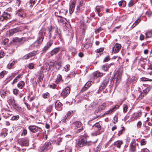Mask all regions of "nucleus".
I'll return each instance as SVG.
<instances>
[{"label": "nucleus", "mask_w": 152, "mask_h": 152, "mask_svg": "<svg viewBox=\"0 0 152 152\" xmlns=\"http://www.w3.org/2000/svg\"><path fill=\"white\" fill-rule=\"evenodd\" d=\"M46 31V29L45 28H42L39 32L37 40L31 45L30 47L34 48L40 46L43 42Z\"/></svg>", "instance_id": "f257e3e1"}, {"label": "nucleus", "mask_w": 152, "mask_h": 152, "mask_svg": "<svg viewBox=\"0 0 152 152\" xmlns=\"http://www.w3.org/2000/svg\"><path fill=\"white\" fill-rule=\"evenodd\" d=\"M72 127L75 130V132L77 133L80 132L83 129L82 123L78 121L73 123L72 124Z\"/></svg>", "instance_id": "f03ea898"}, {"label": "nucleus", "mask_w": 152, "mask_h": 152, "mask_svg": "<svg viewBox=\"0 0 152 152\" xmlns=\"http://www.w3.org/2000/svg\"><path fill=\"white\" fill-rule=\"evenodd\" d=\"M122 70L121 69H119L117 71V72L114 75V77H114H113L112 80L113 82L114 80H113L114 79H116V82L118 84L120 82L122 75Z\"/></svg>", "instance_id": "7ed1b4c3"}, {"label": "nucleus", "mask_w": 152, "mask_h": 152, "mask_svg": "<svg viewBox=\"0 0 152 152\" xmlns=\"http://www.w3.org/2000/svg\"><path fill=\"white\" fill-rule=\"evenodd\" d=\"M52 143L51 142H46L42 147V150L43 152H46L48 151H50L52 149Z\"/></svg>", "instance_id": "20e7f679"}, {"label": "nucleus", "mask_w": 152, "mask_h": 152, "mask_svg": "<svg viewBox=\"0 0 152 152\" xmlns=\"http://www.w3.org/2000/svg\"><path fill=\"white\" fill-rule=\"evenodd\" d=\"M90 144L89 142H88L86 139L84 138L80 140L78 142L77 145L80 147H82L86 145H89Z\"/></svg>", "instance_id": "39448f33"}, {"label": "nucleus", "mask_w": 152, "mask_h": 152, "mask_svg": "<svg viewBox=\"0 0 152 152\" xmlns=\"http://www.w3.org/2000/svg\"><path fill=\"white\" fill-rule=\"evenodd\" d=\"M28 128L31 132L34 133L38 132L39 133L42 131V129L41 128L35 125L29 126Z\"/></svg>", "instance_id": "423d86ee"}, {"label": "nucleus", "mask_w": 152, "mask_h": 152, "mask_svg": "<svg viewBox=\"0 0 152 152\" xmlns=\"http://www.w3.org/2000/svg\"><path fill=\"white\" fill-rule=\"evenodd\" d=\"M149 91L150 88H147L145 89H144L142 92H141L140 91H138L139 93H140V94L139 96L138 99L139 100L142 99L144 96H145L147 94Z\"/></svg>", "instance_id": "0eeeda50"}, {"label": "nucleus", "mask_w": 152, "mask_h": 152, "mask_svg": "<svg viewBox=\"0 0 152 152\" xmlns=\"http://www.w3.org/2000/svg\"><path fill=\"white\" fill-rule=\"evenodd\" d=\"M24 28L22 27H17L16 28L11 29L9 30V36L12 35L15 33L21 31L23 30Z\"/></svg>", "instance_id": "6e6552de"}, {"label": "nucleus", "mask_w": 152, "mask_h": 152, "mask_svg": "<svg viewBox=\"0 0 152 152\" xmlns=\"http://www.w3.org/2000/svg\"><path fill=\"white\" fill-rule=\"evenodd\" d=\"M16 15L20 18H24L26 17V13L24 10L20 9L17 11Z\"/></svg>", "instance_id": "1a4fd4ad"}, {"label": "nucleus", "mask_w": 152, "mask_h": 152, "mask_svg": "<svg viewBox=\"0 0 152 152\" xmlns=\"http://www.w3.org/2000/svg\"><path fill=\"white\" fill-rule=\"evenodd\" d=\"M109 80V77L107 76L106 77L105 79L103 80L99 87V91H102V90L105 88L108 83Z\"/></svg>", "instance_id": "9d476101"}, {"label": "nucleus", "mask_w": 152, "mask_h": 152, "mask_svg": "<svg viewBox=\"0 0 152 152\" xmlns=\"http://www.w3.org/2000/svg\"><path fill=\"white\" fill-rule=\"evenodd\" d=\"M70 89L69 87H66V88L64 89L62 91L61 95L64 98L66 97L70 93Z\"/></svg>", "instance_id": "9b49d317"}, {"label": "nucleus", "mask_w": 152, "mask_h": 152, "mask_svg": "<svg viewBox=\"0 0 152 152\" xmlns=\"http://www.w3.org/2000/svg\"><path fill=\"white\" fill-rule=\"evenodd\" d=\"M10 14L5 12L1 13L0 11V21H3L5 19L10 18Z\"/></svg>", "instance_id": "f8f14e48"}, {"label": "nucleus", "mask_w": 152, "mask_h": 152, "mask_svg": "<svg viewBox=\"0 0 152 152\" xmlns=\"http://www.w3.org/2000/svg\"><path fill=\"white\" fill-rule=\"evenodd\" d=\"M53 42V40H50L46 44L42 50V53H45L48 49L51 46Z\"/></svg>", "instance_id": "ddd939ff"}, {"label": "nucleus", "mask_w": 152, "mask_h": 152, "mask_svg": "<svg viewBox=\"0 0 152 152\" xmlns=\"http://www.w3.org/2000/svg\"><path fill=\"white\" fill-rule=\"evenodd\" d=\"M37 54V51H34L29 53L25 55L23 57L24 59H27L36 55Z\"/></svg>", "instance_id": "4468645a"}, {"label": "nucleus", "mask_w": 152, "mask_h": 152, "mask_svg": "<svg viewBox=\"0 0 152 152\" xmlns=\"http://www.w3.org/2000/svg\"><path fill=\"white\" fill-rule=\"evenodd\" d=\"M29 140L27 138L22 139L19 141V144L23 146H26L28 144Z\"/></svg>", "instance_id": "2eb2a0df"}, {"label": "nucleus", "mask_w": 152, "mask_h": 152, "mask_svg": "<svg viewBox=\"0 0 152 152\" xmlns=\"http://www.w3.org/2000/svg\"><path fill=\"white\" fill-rule=\"evenodd\" d=\"M138 145V144H136L134 142L132 141L129 146V151L131 152H135L136 151V147Z\"/></svg>", "instance_id": "dca6fc26"}, {"label": "nucleus", "mask_w": 152, "mask_h": 152, "mask_svg": "<svg viewBox=\"0 0 152 152\" xmlns=\"http://www.w3.org/2000/svg\"><path fill=\"white\" fill-rule=\"evenodd\" d=\"M119 107V105H116L111 109H110L109 110L106 111L104 113V115H110L111 114H112L117 109H118Z\"/></svg>", "instance_id": "f3484780"}, {"label": "nucleus", "mask_w": 152, "mask_h": 152, "mask_svg": "<svg viewBox=\"0 0 152 152\" xmlns=\"http://www.w3.org/2000/svg\"><path fill=\"white\" fill-rule=\"evenodd\" d=\"M121 46L120 44L116 43L113 48V50L114 53H118L121 48Z\"/></svg>", "instance_id": "a211bd4d"}, {"label": "nucleus", "mask_w": 152, "mask_h": 152, "mask_svg": "<svg viewBox=\"0 0 152 152\" xmlns=\"http://www.w3.org/2000/svg\"><path fill=\"white\" fill-rule=\"evenodd\" d=\"M8 102L11 104L15 109L18 108V105L15 104L14 99L13 97H10L8 100Z\"/></svg>", "instance_id": "6ab92c4d"}, {"label": "nucleus", "mask_w": 152, "mask_h": 152, "mask_svg": "<svg viewBox=\"0 0 152 152\" xmlns=\"http://www.w3.org/2000/svg\"><path fill=\"white\" fill-rule=\"evenodd\" d=\"M62 104L59 101L55 103V108L58 111H61L62 109Z\"/></svg>", "instance_id": "aec40b11"}, {"label": "nucleus", "mask_w": 152, "mask_h": 152, "mask_svg": "<svg viewBox=\"0 0 152 152\" xmlns=\"http://www.w3.org/2000/svg\"><path fill=\"white\" fill-rule=\"evenodd\" d=\"M123 141L121 140H118L115 142L114 145L118 148L120 149L121 148V145L123 144Z\"/></svg>", "instance_id": "412c9836"}, {"label": "nucleus", "mask_w": 152, "mask_h": 152, "mask_svg": "<svg viewBox=\"0 0 152 152\" xmlns=\"http://www.w3.org/2000/svg\"><path fill=\"white\" fill-rule=\"evenodd\" d=\"M94 131L92 133V134L93 136H97L101 134V132L100 131L101 129L97 128H94Z\"/></svg>", "instance_id": "4be33fe9"}, {"label": "nucleus", "mask_w": 152, "mask_h": 152, "mask_svg": "<svg viewBox=\"0 0 152 152\" xmlns=\"http://www.w3.org/2000/svg\"><path fill=\"white\" fill-rule=\"evenodd\" d=\"M25 40L26 39L25 38H22L20 39L18 37H16L13 38L12 40L13 42L15 43L20 42L22 41H25Z\"/></svg>", "instance_id": "5701e85b"}, {"label": "nucleus", "mask_w": 152, "mask_h": 152, "mask_svg": "<svg viewBox=\"0 0 152 152\" xmlns=\"http://www.w3.org/2000/svg\"><path fill=\"white\" fill-rule=\"evenodd\" d=\"M93 77L94 79L97 77H99L102 76L103 74L98 71H96L93 73Z\"/></svg>", "instance_id": "b1692460"}, {"label": "nucleus", "mask_w": 152, "mask_h": 152, "mask_svg": "<svg viewBox=\"0 0 152 152\" xmlns=\"http://www.w3.org/2000/svg\"><path fill=\"white\" fill-rule=\"evenodd\" d=\"M60 50V48H55L53 49L52 50V51L50 52V54L51 56H53L54 54H56Z\"/></svg>", "instance_id": "393cba45"}, {"label": "nucleus", "mask_w": 152, "mask_h": 152, "mask_svg": "<svg viewBox=\"0 0 152 152\" xmlns=\"http://www.w3.org/2000/svg\"><path fill=\"white\" fill-rule=\"evenodd\" d=\"M25 83L23 81H20L18 84L17 87L20 89H22L24 86Z\"/></svg>", "instance_id": "a878e982"}, {"label": "nucleus", "mask_w": 152, "mask_h": 152, "mask_svg": "<svg viewBox=\"0 0 152 152\" xmlns=\"http://www.w3.org/2000/svg\"><path fill=\"white\" fill-rule=\"evenodd\" d=\"M101 8L98 6H97L96 8V12H97L98 15L99 16H101L102 15V13H100V12L101 11Z\"/></svg>", "instance_id": "bb28decb"}, {"label": "nucleus", "mask_w": 152, "mask_h": 152, "mask_svg": "<svg viewBox=\"0 0 152 152\" xmlns=\"http://www.w3.org/2000/svg\"><path fill=\"white\" fill-rule=\"evenodd\" d=\"M15 63V61H12L11 62V61H10V63H9L7 65V68L10 69H11L12 67L14 65Z\"/></svg>", "instance_id": "cd10ccee"}, {"label": "nucleus", "mask_w": 152, "mask_h": 152, "mask_svg": "<svg viewBox=\"0 0 152 152\" xmlns=\"http://www.w3.org/2000/svg\"><path fill=\"white\" fill-rule=\"evenodd\" d=\"M118 5L120 6H122L125 7L126 4V2L124 0H122L119 1L118 3Z\"/></svg>", "instance_id": "c85d7f7f"}, {"label": "nucleus", "mask_w": 152, "mask_h": 152, "mask_svg": "<svg viewBox=\"0 0 152 152\" xmlns=\"http://www.w3.org/2000/svg\"><path fill=\"white\" fill-rule=\"evenodd\" d=\"M22 75H18L17 77H16L14 80L12 82V84H14L15 83H16L18 79H19L20 78H22Z\"/></svg>", "instance_id": "c756f323"}, {"label": "nucleus", "mask_w": 152, "mask_h": 152, "mask_svg": "<svg viewBox=\"0 0 152 152\" xmlns=\"http://www.w3.org/2000/svg\"><path fill=\"white\" fill-rule=\"evenodd\" d=\"M62 76L60 74L58 75L57 76V79L56 80V82L57 83H58L59 82L62 80Z\"/></svg>", "instance_id": "7c9ffc66"}, {"label": "nucleus", "mask_w": 152, "mask_h": 152, "mask_svg": "<svg viewBox=\"0 0 152 152\" xmlns=\"http://www.w3.org/2000/svg\"><path fill=\"white\" fill-rule=\"evenodd\" d=\"M125 130V128L124 126H122L121 127V129L118 132V136H120L121 135L122 133Z\"/></svg>", "instance_id": "2f4dec72"}, {"label": "nucleus", "mask_w": 152, "mask_h": 152, "mask_svg": "<svg viewBox=\"0 0 152 152\" xmlns=\"http://www.w3.org/2000/svg\"><path fill=\"white\" fill-rule=\"evenodd\" d=\"M107 107V105L106 103H103L101 106L99 107V110H104Z\"/></svg>", "instance_id": "473e14b6"}, {"label": "nucleus", "mask_w": 152, "mask_h": 152, "mask_svg": "<svg viewBox=\"0 0 152 152\" xmlns=\"http://www.w3.org/2000/svg\"><path fill=\"white\" fill-rule=\"evenodd\" d=\"M75 7V6L73 5H70L69 10L70 13L71 14L73 12L74 10Z\"/></svg>", "instance_id": "72a5a7b5"}, {"label": "nucleus", "mask_w": 152, "mask_h": 152, "mask_svg": "<svg viewBox=\"0 0 152 152\" xmlns=\"http://www.w3.org/2000/svg\"><path fill=\"white\" fill-rule=\"evenodd\" d=\"M93 128H97L99 129H101V126L100 125L99 122L96 123L93 126Z\"/></svg>", "instance_id": "f704fd0d"}, {"label": "nucleus", "mask_w": 152, "mask_h": 152, "mask_svg": "<svg viewBox=\"0 0 152 152\" xmlns=\"http://www.w3.org/2000/svg\"><path fill=\"white\" fill-rule=\"evenodd\" d=\"M53 106L51 105H49L48 107L46 109V111L47 113H50L52 110Z\"/></svg>", "instance_id": "c9c22d12"}, {"label": "nucleus", "mask_w": 152, "mask_h": 152, "mask_svg": "<svg viewBox=\"0 0 152 152\" xmlns=\"http://www.w3.org/2000/svg\"><path fill=\"white\" fill-rule=\"evenodd\" d=\"M59 32L58 31V29L56 28L55 30L54 36L53 37V39H55L56 37V36H57V35H58Z\"/></svg>", "instance_id": "e433bc0d"}, {"label": "nucleus", "mask_w": 152, "mask_h": 152, "mask_svg": "<svg viewBox=\"0 0 152 152\" xmlns=\"http://www.w3.org/2000/svg\"><path fill=\"white\" fill-rule=\"evenodd\" d=\"M146 38L151 37H152V33L151 32H148L145 33Z\"/></svg>", "instance_id": "4c0bfd02"}, {"label": "nucleus", "mask_w": 152, "mask_h": 152, "mask_svg": "<svg viewBox=\"0 0 152 152\" xmlns=\"http://www.w3.org/2000/svg\"><path fill=\"white\" fill-rule=\"evenodd\" d=\"M19 116L18 115H15L12 116L11 120L12 121L17 120L19 118Z\"/></svg>", "instance_id": "58836bf2"}, {"label": "nucleus", "mask_w": 152, "mask_h": 152, "mask_svg": "<svg viewBox=\"0 0 152 152\" xmlns=\"http://www.w3.org/2000/svg\"><path fill=\"white\" fill-rule=\"evenodd\" d=\"M50 94L48 92H46L42 95L43 97L45 98H48L49 97Z\"/></svg>", "instance_id": "ea45409f"}, {"label": "nucleus", "mask_w": 152, "mask_h": 152, "mask_svg": "<svg viewBox=\"0 0 152 152\" xmlns=\"http://www.w3.org/2000/svg\"><path fill=\"white\" fill-rule=\"evenodd\" d=\"M123 107L124 112V113H126L128 108V106L126 104H124L123 105Z\"/></svg>", "instance_id": "a19ab883"}, {"label": "nucleus", "mask_w": 152, "mask_h": 152, "mask_svg": "<svg viewBox=\"0 0 152 152\" xmlns=\"http://www.w3.org/2000/svg\"><path fill=\"white\" fill-rule=\"evenodd\" d=\"M70 65L69 64H67L64 67L65 71L66 72L68 71L70 69Z\"/></svg>", "instance_id": "79ce46f5"}, {"label": "nucleus", "mask_w": 152, "mask_h": 152, "mask_svg": "<svg viewBox=\"0 0 152 152\" xmlns=\"http://www.w3.org/2000/svg\"><path fill=\"white\" fill-rule=\"evenodd\" d=\"M92 83L91 81H88L85 85L88 88L92 85Z\"/></svg>", "instance_id": "37998d69"}, {"label": "nucleus", "mask_w": 152, "mask_h": 152, "mask_svg": "<svg viewBox=\"0 0 152 152\" xmlns=\"http://www.w3.org/2000/svg\"><path fill=\"white\" fill-rule=\"evenodd\" d=\"M88 88L85 85L81 89L80 92L83 93L87 90Z\"/></svg>", "instance_id": "c03bdc74"}, {"label": "nucleus", "mask_w": 152, "mask_h": 152, "mask_svg": "<svg viewBox=\"0 0 152 152\" xmlns=\"http://www.w3.org/2000/svg\"><path fill=\"white\" fill-rule=\"evenodd\" d=\"M43 78V75L42 74L40 75L38 78V81L39 82H41L42 81Z\"/></svg>", "instance_id": "a18cd8bd"}, {"label": "nucleus", "mask_w": 152, "mask_h": 152, "mask_svg": "<svg viewBox=\"0 0 152 152\" xmlns=\"http://www.w3.org/2000/svg\"><path fill=\"white\" fill-rule=\"evenodd\" d=\"M36 1L37 0H30L29 2L31 4L30 6L32 7L34 5Z\"/></svg>", "instance_id": "49530a36"}, {"label": "nucleus", "mask_w": 152, "mask_h": 152, "mask_svg": "<svg viewBox=\"0 0 152 152\" xmlns=\"http://www.w3.org/2000/svg\"><path fill=\"white\" fill-rule=\"evenodd\" d=\"M134 3V0H131L128 4V6L129 7H132Z\"/></svg>", "instance_id": "de8ad7c7"}, {"label": "nucleus", "mask_w": 152, "mask_h": 152, "mask_svg": "<svg viewBox=\"0 0 152 152\" xmlns=\"http://www.w3.org/2000/svg\"><path fill=\"white\" fill-rule=\"evenodd\" d=\"M6 72L4 70L0 73V78H2L4 77V75L5 74Z\"/></svg>", "instance_id": "09e8293b"}, {"label": "nucleus", "mask_w": 152, "mask_h": 152, "mask_svg": "<svg viewBox=\"0 0 152 152\" xmlns=\"http://www.w3.org/2000/svg\"><path fill=\"white\" fill-rule=\"evenodd\" d=\"M104 48H99L97 49L95 51V52L97 53H99L101 52H102L103 51Z\"/></svg>", "instance_id": "8fccbe9b"}, {"label": "nucleus", "mask_w": 152, "mask_h": 152, "mask_svg": "<svg viewBox=\"0 0 152 152\" xmlns=\"http://www.w3.org/2000/svg\"><path fill=\"white\" fill-rule=\"evenodd\" d=\"M53 115V113H51L50 114V117H51V119H55L56 118V116L57 115V113L55 112V115L54 116H52V115Z\"/></svg>", "instance_id": "3c124183"}, {"label": "nucleus", "mask_w": 152, "mask_h": 152, "mask_svg": "<svg viewBox=\"0 0 152 152\" xmlns=\"http://www.w3.org/2000/svg\"><path fill=\"white\" fill-rule=\"evenodd\" d=\"M34 66V64L33 63L29 64L28 66V68L30 69H32Z\"/></svg>", "instance_id": "603ef678"}, {"label": "nucleus", "mask_w": 152, "mask_h": 152, "mask_svg": "<svg viewBox=\"0 0 152 152\" xmlns=\"http://www.w3.org/2000/svg\"><path fill=\"white\" fill-rule=\"evenodd\" d=\"M12 78V76H10L7 78L5 80L6 83H8V82H10Z\"/></svg>", "instance_id": "864d4df0"}, {"label": "nucleus", "mask_w": 152, "mask_h": 152, "mask_svg": "<svg viewBox=\"0 0 152 152\" xmlns=\"http://www.w3.org/2000/svg\"><path fill=\"white\" fill-rule=\"evenodd\" d=\"M102 69L105 72H106L107 70V68L105 65H103L102 66Z\"/></svg>", "instance_id": "5fc2aeb1"}, {"label": "nucleus", "mask_w": 152, "mask_h": 152, "mask_svg": "<svg viewBox=\"0 0 152 152\" xmlns=\"http://www.w3.org/2000/svg\"><path fill=\"white\" fill-rule=\"evenodd\" d=\"M7 134V132H1L0 134V136L2 137H4L6 136Z\"/></svg>", "instance_id": "6e6d98bb"}, {"label": "nucleus", "mask_w": 152, "mask_h": 152, "mask_svg": "<svg viewBox=\"0 0 152 152\" xmlns=\"http://www.w3.org/2000/svg\"><path fill=\"white\" fill-rule=\"evenodd\" d=\"M110 60L109 56H107L104 59L103 61L104 62H106Z\"/></svg>", "instance_id": "4d7b16f0"}, {"label": "nucleus", "mask_w": 152, "mask_h": 152, "mask_svg": "<svg viewBox=\"0 0 152 152\" xmlns=\"http://www.w3.org/2000/svg\"><path fill=\"white\" fill-rule=\"evenodd\" d=\"M142 124V123L141 121H138L137 124V128L138 129L140 128L141 127Z\"/></svg>", "instance_id": "13d9d810"}, {"label": "nucleus", "mask_w": 152, "mask_h": 152, "mask_svg": "<svg viewBox=\"0 0 152 152\" xmlns=\"http://www.w3.org/2000/svg\"><path fill=\"white\" fill-rule=\"evenodd\" d=\"M141 80L142 81H152V80L147 78L145 77H142V78H141Z\"/></svg>", "instance_id": "bf43d9fd"}, {"label": "nucleus", "mask_w": 152, "mask_h": 152, "mask_svg": "<svg viewBox=\"0 0 152 152\" xmlns=\"http://www.w3.org/2000/svg\"><path fill=\"white\" fill-rule=\"evenodd\" d=\"M146 141L144 139H142L140 141V145H144L146 144Z\"/></svg>", "instance_id": "052dcab7"}, {"label": "nucleus", "mask_w": 152, "mask_h": 152, "mask_svg": "<svg viewBox=\"0 0 152 152\" xmlns=\"http://www.w3.org/2000/svg\"><path fill=\"white\" fill-rule=\"evenodd\" d=\"M65 137L66 138H69V140H71L74 137L71 135H67Z\"/></svg>", "instance_id": "680f3d73"}, {"label": "nucleus", "mask_w": 152, "mask_h": 152, "mask_svg": "<svg viewBox=\"0 0 152 152\" xmlns=\"http://www.w3.org/2000/svg\"><path fill=\"white\" fill-rule=\"evenodd\" d=\"M141 115V113L139 112L135 114V118L140 117Z\"/></svg>", "instance_id": "e2e57ef3"}, {"label": "nucleus", "mask_w": 152, "mask_h": 152, "mask_svg": "<svg viewBox=\"0 0 152 152\" xmlns=\"http://www.w3.org/2000/svg\"><path fill=\"white\" fill-rule=\"evenodd\" d=\"M56 85L54 84H51L49 86L51 88H55L56 87Z\"/></svg>", "instance_id": "0e129e2a"}, {"label": "nucleus", "mask_w": 152, "mask_h": 152, "mask_svg": "<svg viewBox=\"0 0 152 152\" xmlns=\"http://www.w3.org/2000/svg\"><path fill=\"white\" fill-rule=\"evenodd\" d=\"M118 117L116 116H115L113 118V123L114 124L115 123L118 121Z\"/></svg>", "instance_id": "69168bd1"}, {"label": "nucleus", "mask_w": 152, "mask_h": 152, "mask_svg": "<svg viewBox=\"0 0 152 152\" xmlns=\"http://www.w3.org/2000/svg\"><path fill=\"white\" fill-rule=\"evenodd\" d=\"M19 91L18 90L16 89H14L13 90V93L15 95H17Z\"/></svg>", "instance_id": "338daca9"}, {"label": "nucleus", "mask_w": 152, "mask_h": 152, "mask_svg": "<svg viewBox=\"0 0 152 152\" xmlns=\"http://www.w3.org/2000/svg\"><path fill=\"white\" fill-rule=\"evenodd\" d=\"M140 21H141V20L140 19V18H138L135 22L134 23L137 26V25L140 23Z\"/></svg>", "instance_id": "774afa93"}]
</instances>
